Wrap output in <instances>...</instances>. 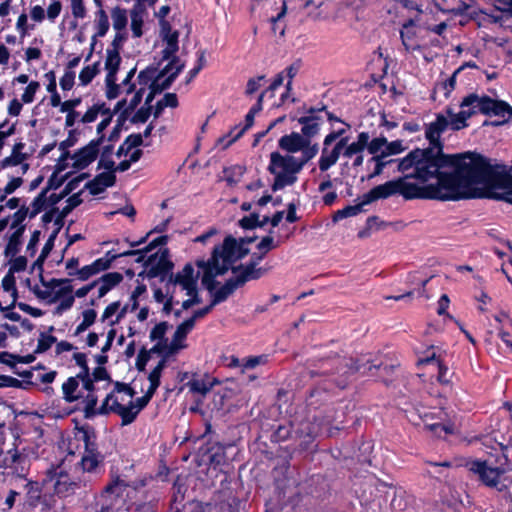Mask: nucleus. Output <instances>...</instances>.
Listing matches in <instances>:
<instances>
[{
  "mask_svg": "<svg viewBox=\"0 0 512 512\" xmlns=\"http://www.w3.org/2000/svg\"><path fill=\"white\" fill-rule=\"evenodd\" d=\"M449 120L438 114L436 120L429 123L425 130L430 147L414 149L399 161V171L411 170L423 180L439 177L445 194L438 195L442 199H464L473 195L468 191L472 185H483L488 188L508 190L512 175L504 165H492L480 154L466 152L463 154L446 155L442 151L441 134L447 129Z\"/></svg>",
  "mask_w": 512,
  "mask_h": 512,
  "instance_id": "nucleus-1",
  "label": "nucleus"
},
{
  "mask_svg": "<svg viewBox=\"0 0 512 512\" xmlns=\"http://www.w3.org/2000/svg\"><path fill=\"white\" fill-rule=\"evenodd\" d=\"M256 237H235L228 235L221 245L213 248L208 260L198 259L195 264L202 269V284L207 289H214V277L224 275L232 265L247 256L250 250L246 247Z\"/></svg>",
  "mask_w": 512,
  "mask_h": 512,
  "instance_id": "nucleus-2",
  "label": "nucleus"
},
{
  "mask_svg": "<svg viewBox=\"0 0 512 512\" xmlns=\"http://www.w3.org/2000/svg\"><path fill=\"white\" fill-rule=\"evenodd\" d=\"M404 174L403 177L398 178L396 180L388 181L384 184L378 185L370 190V199L369 200H378V199H385L388 198L394 194L399 193L402 195L405 199H414V198H421L424 197L423 188L419 187L418 185L408 182L407 179L414 178L422 183L429 182L431 180H436L435 186H430L432 193L430 195L431 198L447 201L448 199H442L439 198L438 195L445 194L446 189L442 187L441 181L439 177H431L427 180H423L417 176L409 175L412 174L411 170L406 171H400Z\"/></svg>",
  "mask_w": 512,
  "mask_h": 512,
  "instance_id": "nucleus-3",
  "label": "nucleus"
},
{
  "mask_svg": "<svg viewBox=\"0 0 512 512\" xmlns=\"http://www.w3.org/2000/svg\"><path fill=\"white\" fill-rule=\"evenodd\" d=\"M301 170L302 167L298 158L290 154L282 155L279 152H272L268 166V171L274 176L272 190L278 191L286 186L293 185L297 181V174Z\"/></svg>",
  "mask_w": 512,
  "mask_h": 512,
  "instance_id": "nucleus-4",
  "label": "nucleus"
},
{
  "mask_svg": "<svg viewBox=\"0 0 512 512\" xmlns=\"http://www.w3.org/2000/svg\"><path fill=\"white\" fill-rule=\"evenodd\" d=\"M461 106L479 107V112L485 115L502 117L504 119L502 123L507 122L508 119L512 117V107L507 102L493 100L488 96L479 97L476 94H470L463 99ZM499 124H501V122L494 123V125Z\"/></svg>",
  "mask_w": 512,
  "mask_h": 512,
  "instance_id": "nucleus-5",
  "label": "nucleus"
},
{
  "mask_svg": "<svg viewBox=\"0 0 512 512\" xmlns=\"http://www.w3.org/2000/svg\"><path fill=\"white\" fill-rule=\"evenodd\" d=\"M504 463L493 466L490 460L486 461H472L468 463V468L471 472L477 474L479 479L487 486L497 487L499 477L512 470V463L509 460L508 454L502 453Z\"/></svg>",
  "mask_w": 512,
  "mask_h": 512,
  "instance_id": "nucleus-6",
  "label": "nucleus"
},
{
  "mask_svg": "<svg viewBox=\"0 0 512 512\" xmlns=\"http://www.w3.org/2000/svg\"><path fill=\"white\" fill-rule=\"evenodd\" d=\"M203 276V271L198 267L195 273L194 267L191 264H186L182 271L178 272L174 277V284H178L186 291L188 296H191L193 305L199 304L201 299L197 293L198 278Z\"/></svg>",
  "mask_w": 512,
  "mask_h": 512,
  "instance_id": "nucleus-7",
  "label": "nucleus"
},
{
  "mask_svg": "<svg viewBox=\"0 0 512 512\" xmlns=\"http://www.w3.org/2000/svg\"><path fill=\"white\" fill-rule=\"evenodd\" d=\"M406 414L408 420L414 426H420L421 424H423L425 428H427L437 436H441L442 432L446 434H450L453 432L452 425L427 422V418L430 417L431 415L430 411L423 406H414L411 409L406 410Z\"/></svg>",
  "mask_w": 512,
  "mask_h": 512,
  "instance_id": "nucleus-8",
  "label": "nucleus"
},
{
  "mask_svg": "<svg viewBox=\"0 0 512 512\" xmlns=\"http://www.w3.org/2000/svg\"><path fill=\"white\" fill-rule=\"evenodd\" d=\"M265 254L254 253L250 261L246 264L239 265L237 267H230L233 273H239L248 282L250 280H257L266 275L271 267H258V264L263 260Z\"/></svg>",
  "mask_w": 512,
  "mask_h": 512,
  "instance_id": "nucleus-9",
  "label": "nucleus"
},
{
  "mask_svg": "<svg viewBox=\"0 0 512 512\" xmlns=\"http://www.w3.org/2000/svg\"><path fill=\"white\" fill-rule=\"evenodd\" d=\"M247 281L239 273H233V277L229 278L220 288L216 289L217 282L214 280V289L212 291V305L224 302L231 296L236 289L245 285Z\"/></svg>",
  "mask_w": 512,
  "mask_h": 512,
  "instance_id": "nucleus-10",
  "label": "nucleus"
},
{
  "mask_svg": "<svg viewBox=\"0 0 512 512\" xmlns=\"http://www.w3.org/2000/svg\"><path fill=\"white\" fill-rule=\"evenodd\" d=\"M100 140H92L85 147L76 152L71 158L74 160L72 167L75 169H84L90 165L99 153Z\"/></svg>",
  "mask_w": 512,
  "mask_h": 512,
  "instance_id": "nucleus-11",
  "label": "nucleus"
},
{
  "mask_svg": "<svg viewBox=\"0 0 512 512\" xmlns=\"http://www.w3.org/2000/svg\"><path fill=\"white\" fill-rule=\"evenodd\" d=\"M116 177L112 172H103L97 175L92 181L86 183L85 188L90 191L92 195L102 193L107 187L113 186Z\"/></svg>",
  "mask_w": 512,
  "mask_h": 512,
  "instance_id": "nucleus-12",
  "label": "nucleus"
},
{
  "mask_svg": "<svg viewBox=\"0 0 512 512\" xmlns=\"http://www.w3.org/2000/svg\"><path fill=\"white\" fill-rule=\"evenodd\" d=\"M216 384H218L217 379L205 376L202 378L193 377L185 386L188 387L191 393L205 397Z\"/></svg>",
  "mask_w": 512,
  "mask_h": 512,
  "instance_id": "nucleus-13",
  "label": "nucleus"
},
{
  "mask_svg": "<svg viewBox=\"0 0 512 512\" xmlns=\"http://www.w3.org/2000/svg\"><path fill=\"white\" fill-rule=\"evenodd\" d=\"M310 141L304 138L299 133H291L290 135H285L280 138L279 146L288 151L289 153H294L297 151H301L304 147L308 146Z\"/></svg>",
  "mask_w": 512,
  "mask_h": 512,
  "instance_id": "nucleus-14",
  "label": "nucleus"
},
{
  "mask_svg": "<svg viewBox=\"0 0 512 512\" xmlns=\"http://www.w3.org/2000/svg\"><path fill=\"white\" fill-rule=\"evenodd\" d=\"M123 281V275L119 272H110L95 280L98 286V298L104 297L110 290Z\"/></svg>",
  "mask_w": 512,
  "mask_h": 512,
  "instance_id": "nucleus-15",
  "label": "nucleus"
},
{
  "mask_svg": "<svg viewBox=\"0 0 512 512\" xmlns=\"http://www.w3.org/2000/svg\"><path fill=\"white\" fill-rule=\"evenodd\" d=\"M194 326V320L187 319L177 327L170 344V351L172 353H175L178 350L186 347L183 342L187 334L194 328Z\"/></svg>",
  "mask_w": 512,
  "mask_h": 512,
  "instance_id": "nucleus-16",
  "label": "nucleus"
},
{
  "mask_svg": "<svg viewBox=\"0 0 512 512\" xmlns=\"http://www.w3.org/2000/svg\"><path fill=\"white\" fill-rule=\"evenodd\" d=\"M369 195H370V191L363 195L362 200L359 203H357L355 205H349L341 210H338L333 216V221L336 222L341 219L356 216L357 214L361 213L363 211V207L365 205H368L374 201V200L368 201V199H370Z\"/></svg>",
  "mask_w": 512,
  "mask_h": 512,
  "instance_id": "nucleus-17",
  "label": "nucleus"
},
{
  "mask_svg": "<svg viewBox=\"0 0 512 512\" xmlns=\"http://www.w3.org/2000/svg\"><path fill=\"white\" fill-rule=\"evenodd\" d=\"M54 480V489L57 494L66 495L74 490L76 483L71 481L68 474L62 470L59 472L55 471L52 478Z\"/></svg>",
  "mask_w": 512,
  "mask_h": 512,
  "instance_id": "nucleus-18",
  "label": "nucleus"
},
{
  "mask_svg": "<svg viewBox=\"0 0 512 512\" xmlns=\"http://www.w3.org/2000/svg\"><path fill=\"white\" fill-rule=\"evenodd\" d=\"M26 460V456L19 453L16 449H10L4 455L3 449H0V473L6 468H11L15 464L22 465Z\"/></svg>",
  "mask_w": 512,
  "mask_h": 512,
  "instance_id": "nucleus-19",
  "label": "nucleus"
},
{
  "mask_svg": "<svg viewBox=\"0 0 512 512\" xmlns=\"http://www.w3.org/2000/svg\"><path fill=\"white\" fill-rule=\"evenodd\" d=\"M106 54L105 69L107 70V75L105 82L113 83V78H116V73L121 63V57L120 53L116 50H107Z\"/></svg>",
  "mask_w": 512,
  "mask_h": 512,
  "instance_id": "nucleus-20",
  "label": "nucleus"
},
{
  "mask_svg": "<svg viewBox=\"0 0 512 512\" xmlns=\"http://www.w3.org/2000/svg\"><path fill=\"white\" fill-rule=\"evenodd\" d=\"M315 109H310V116H305L299 118V123L303 125L302 133L306 137H313L319 131V121L320 118L314 115Z\"/></svg>",
  "mask_w": 512,
  "mask_h": 512,
  "instance_id": "nucleus-21",
  "label": "nucleus"
},
{
  "mask_svg": "<svg viewBox=\"0 0 512 512\" xmlns=\"http://www.w3.org/2000/svg\"><path fill=\"white\" fill-rule=\"evenodd\" d=\"M370 136L367 132H361L358 135L357 141L349 144L343 152L344 157L351 158L354 155L360 154L368 145Z\"/></svg>",
  "mask_w": 512,
  "mask_h": 512,
  "instance_id": "nucleus-22",
  "label": "nucleus"
},
{
  "mask_svg": "<svg viewBox=\"0 0 512 512\" xmlns=\"http://www.w3.org/2000/svg\"><path fill=\"white\" fill-rule=\"evenodd\" d=\"M264 95H265V92H262L259 95L256 105L250 109V111L247 113V115L245 117L246 125L243 128H241L237 132L236 135L233 136V138L227 143V145L231 144L236 139H238L249 127H251L253 125L255 114L262 110V102H263Z\"/></svg>",
  "mask_w": 512,
  "mask_h": 512,
  "instance_id": "nucleus-23",
  "label": "nucleus"
},
{
  "mask_svg": "<svg viewBox=\"0 0 512 512\" xmlns=\"http://www.w3.org/2000/svg\"><path fill=\"white\" fill-rule=\"evenodd\" d=\"M345 367L348 369L347 373L353 374L356 372H362L366 373L371 371L372 368H379L380 365L372 364L369 360H362V359H347L344 363Z\"/></svg>",
  "mask_w": 512,
  "mask_h": 512,
  "instance_id": "nucleus-24",
  "label": "nucleus"
},
{
  "mask_svg": "<svg viewBox=\"0 0 512 512\" xmlns=\"http://www.w3.org/2000/svg\"><path fill=\"white\" fill-rule=\"evenodd\" d=\"M102 459L103 457L97 449H88L84 451L81 464L85 471L91 472L98 466Z\"/></svg>",
  "mask_w": 512,
  "mask_h": 512,
  "instance_id": "nucleus-25",
  "label": "nucleus"
},
{
  "mask_svg": "<svg viewBox=\"0 0 512 512\" xmlns=\"http://www.w3.org/2000/svg\"><path fill=\"white\" fill-rule=\"evenodd\" d=\"M23 148V143H16L13 147L12 154L2 160L1 166L5 168L8 166H17L21 164L26 159V155L21 152Z\"/></svg>",
  "mask_w": 512,
  "mask_h": 512,
  "instance_id": "nucleus-26",
  "label": "nucleus"
},
{
  "mask_svg": "<svg viewBox=\"0 0 512 512\" xmlns=\"http://www.w3.org/2000/svg\"><path fill=\"white\" fill-rule=\"evenodd\" d=\"M145 91L144 87H141L133 96L130 103L127 104V101L125 99L119 101L116 105V110H123L124 115H128L131 113L141 102L143 93Z\"/></svg>",
  "mask_w": 512,
  "mask_h": 512,
  "instance_id": "nucleus-27",
  "label": "nucleus"
},
{
  "mask_svg": "<svg viewBox=\"0 0 512 512\" xmlns=\"http://www.w3.org/2000/svg\"><path fill=\"white\" fill-rule=\"evenodd\" d=\"M143 12L144 8L140 5H135L131 10V29L134 37H140L142 35Z\"/></svg>",
  "mask_w": 512,
  "mask_h": 512,
  "instance_id": "nucleus-28",
  "label": "nucleus"
},
{
  "mask_svg": "<svg viewBox=\"0 0 512 512\" xmlns=\"http://www.w3.org/2000/svg\"><path fill=\"white\" fill-rule=\"evenodd\" d=\"M179 62V59L177 57H173V59L169 62V64L162 70L160 71L155 79L150 83V90H152L154 93H160L162 91H164L165 89L162 88V85H161V79L166 76L167 74L170 73V71H172L173 67L176 65V63Z\"/></svg>",
  "mask_w": 512,
  "mask_h": 512,
  "instance_id": "nucleus-29",
  "label": "nucleus"
},
{
  "mask_svg": "<svg viewBox=\"0 0 512 512\" xmlns=\"http://www.w3.org/2000/svg\"><path fill=\"white\" fill-rule=\"evenodd\" d=\"M451 12L454 15H467L470 18H475L478 14L473 0H469V2L459 1L453 8H451Z\"/></svg>",
  "mask_w": 512,
  "mask_h": 512,
  "instance_id": "nucleus-30",
  "label": "nucleus"
},
{
  "mask_svg": "<svg viewBox=\"0 0 512 512\" xmlns=\"http://www.w3.org/2000/svg\"><path fill=\"white\" fill-rule=\"evenodd\" d=\"M111 19L113 28L116 31H124L128 22L127 11L123 8L115 7L111 11Z\"/></svg>",
  "mask_w": 512,
  "mask_h": 512,
  "instance_id": "nucleus-31",
  "label": "nucleus"
},
{
  "mask_svg": "<svg viewBox=\"0 0 512 512\" xmlns=\"http://www.w3.org/2000/svg\"><path fill=\"white\" fill-rule=\"evenodd\" d=\"M340 153L334 148L332 151H328L326 147L322 150V155L319 159V168L321 171H327L331 166H333L337 160L339 159Z\"/></svg>",
  "mask_w": 512,
  "mask_h": 512,
  "instance_id": "nucleus-32",
  "label": "nucleus"
},
{
  "mask_svg": "<svg viewBox=\"0 0 512 512\" xmlns=\"http://www.w3.org/2000/svg\"><path fill=\"white\" fill-rule=\"evenodd\" d=\"M141 253L140 250H130V251H126L122 254H119V255H112L110 257H105V258H99L97 259L96 261H94L92 264L94 265L96 271L99 273L101 271H104L108 268H110L111 266V263L117 258V257H122V256H132V255H136V254H139Z\"/></svg>",
  "mask_w": 512,
  "mask_h": 512,
  "instance_id": "nucleus-33",
  "label": "nucleus"
},
{
  "mask_svg": "<svg viewBox=\"0 0 512 512\" xmlns=\"http://www.w3.org/2000/svg\"><path fill=\"white\" fill-rule=\"evenodd\" d=\"M165 366H166V360L162 359L161 361H159L157 366L149 374L148 379L150 381V387L148 388V390L152 391V393H155V391L157 390V388L160 385L161 374H162V371L165 368Z\"/></svg>",
  "mask_w": 512,
  "mask_h": 512,
  "instance_id": "nucleus-34",
  "label": "nucleus"
},
{
  "mask_svg": "<svg viewBox=\"0 0 512 512\" xmlns=\"http://www.w3.org/2000/svg\"><path fill=\"white\" fill-rule=\"evenodd\" d=\"M82 316V322L75 329V336H78L82 332L86 331L91 325H93L97 317V313L94 309H87L83 311Z\"/></svg>",
  "mask_w": 512,
  "mask_h": 512,
  "instance_id": "nucleus-35",
  "label": "nucleus"
},
{
  "mask_svg": "<svg viewBox=\"0 0 512 512\" xmlns=\"http://www.w3.org/2000/svg\"><path fill=\"white\" fill-rule=\"evenodd\" d=\"M96 28L97 32L94 37H104L109 30V19L106 12L100 7L96 13Z\"/></svg>",
  "mask_w": 512,
  "mask_h": 512,
  "instance_id": "nucleus-36",
  "label": "nucleus"
},
{
  "mask_svg": "<svg viewBox=\"0 0 512 512\" xmlns=\"http://www.w3.org/2000/svg\"><path fill=\"white\" fill-rule=\"evenodd\" d=\"M121 417V425H129L131 424L137 417V411L132 409V405L129 403L128 405H123L119 407L117 413Z\"/></svg>",
  "mask_w": 512,
  "mask_h": 512,
  "instance_id": "nucleus-37",
  "label": "nucleus"
},
{
  "mask_svg": "<svg viewBox=\"0 0 512 512\" xmlns=\"http://www.w3.org/2000/svg\"><path fill=\"white\" fill-rule=\"evenodd\" d=\"M77 388H78V381L74 377H70L62 385V390H63L64 398L68 402H73V401L77 400L78 397L74 395V392L77 390Z\"/></svg>",
  "mask_w": 512,
  "mask_h": 512,
  "instance_id": "nucleus-38",
  "label": "nucleus"
},
{
  "mask_svg": "<svg viewBox=\"0 0 512 512\" xmlns=\"http://www.w3.org/2000/svg\"><path fill=\"white\" fill-rule=\"evenodd\" d=\"M124 404H122L118 397L115 396L114 394H109L103 405L101 406L100 408V412L101 413H108V412H113V413H117V411L119 410V407H122Z\"/></svg>",
  "mask_w": 512,
  "mask_h": 512,
  "instance_id": "nucleus-39",
  "label": "nucleus"
},
{
  "mask_svg": "<svg viewBox=\"0 0 512 512\" xmlns=\"http://www.w3.org/2000/svg\"><path fill=\"white\" fill-rule=\"evenodd\" d=\"M80 433L82 434V440L85 444V450L97 449V445L95 443L96 435L93 428L89 426L81 427Z\"/></svg>",
  "mask_w": 512,
  "mask_h": 512,
  "instance_id": "nucleus-40",
  "label": "nucleus"
},
{
  "mask_svg": "<svg viewBox=\"0 0 512 512\" xmlns=\"http://www.w3.org/2000/svg\"><path fill=\"white\" fill-rule=\"evenodd\" d=\"M98 63L88 65L82 69L79 74V80L82 85H88L93 78L98 74Z\"/></svg>",
  "mask_w": 512,
  "mask_h": 512,
  "instance_id": "nucleus-41",
  "label": "nucleus"
},
{
  "mask_svg": "<svg viewBox=\"0 0 512 512\" xmlns=\"http://www.w3.org/2000/svg\"><path fill=\"white\" fill-rule=\"evenodd\" d=\"M24 232V226H20L11 236L6 247V254H16L18 251V245L20 244V238Z\"/></svg>",
  "mask_w": 512,
  "mask_h": 512,
  "instance_id": "nucleus-42",
  "label": "nucleus"
},
{
  "mask_svg": "<svg viewBox=\"0 0 512 512\" xmlns=\"http://www.w3.org/2000/svg\"><path fill=\"white\" fill-rule=\"evenodd\" d=\"M285 14H286V4H285V2H283L281 12L278 13V15L276 17H273L271 19L272 31L275 35L279 34L280 36H284V34H285V25L281 24V19L285 16Z\"/></svg>",
  "mask_w": 512,
  "mask_h": 512,
  "instance_id": "nucleus-43",
  "label": "nucleus"
},
{
  "mask_svg": "<svg viewBox=\"0 0 512 512\" xmlns=\"http://www.w3.org/2000/svg\"><path fill=\"white\" fill-rule=\"evenodd\" d=\"M157 75L156 67H147L138 74V82L142 86L150 85Z\"/></svg>",
  "mask_w": 512,
  "mask_h": 512,
  "instance_id": "nucleus-44",
  "label": "nucleus"
},
{
  "mask_svg": "<svg viewBox=\"0 0 512 512\" xmlns=\"http://www.w3.org/2000/svg\"><path fill=\"white\" fill-rule=\"evenodd\" d=\"M55 342H56V337L46 334V333H41L39 340H38L36 352L43 353V352L47 351L48 349L51 348V346Z\"/></svg>",
  "mask_w": 512,
  "mask_h": 512,
  "instance_id": "nucleus-45",
  "label": "nucleus"
},
{
  "mask_svg": "<svg viewBox=\"0 0 512 512\" xmlns=\"http://www.w3.org/2000/svg\"><path fill=\"white\" fill-rule=\"evenodd\" d=\"M2 287L6 292H11L13 296V301L16 300L17 290L15 287V277L13 271H8L5 277L2 280Z\"/></svg>",
  "mask_w": 512,
  "mask_h": 512,
  "instance_id": "nucleus-46",
  "label": "nucleus"
},
{
  "mask_svg": "<svg viewBox=\"0 0 512 512\" xmlns=\"http://www.w3.org/2000/svg\"><path fill=\"white\" fill-rule=\"evenodd\" d=\"M383 158L384 157L381 154L372 157V161L376 162V167L371 177L380 175L383 171V168L390 163H397V169L399 170V161H401L402 159H391L385 162L382 160Z\"/></svg>",
  "mask_w": 512,
  "mask_h": 512,
  "instance_id": "nucleus-47",
  "label": "nucleus"
},
{
  "mask_svg": "<svg viewBox=\"0 0 512 512\" xmlns=\"http://www.w3.org/2000/svg\"><path fill=\"white\" fill-rule=\"evenodd\" d=\"M104 110H106L104 108V105H94L86 111V113L82 116L80 121L82 123L94 122L98 114L103 113Z\"/></svg>",
  "mask_w": 512,
  "mask_h": 512,
  "instance_id": "nucleus-48",
  "label": "nucleus"
},
{
  "mask_svg": "<svg viewBox=\"0 0 512 512\" xmlns=\"http://www.w3.org/2000/svg\"><path fill=\"white\" fill-rule=\"evenodd\" d=\"M244 169L241 166H236L232 169L224 171L225 180L230 184L234 185L239 181V178L243 175Z\"/></svg>",
  "mask_w": 512,
  "mask_h": 512,
  "instance_id": "nucleus-49",
  "label": "nucleus"
},
{
  "mask_svg": "<svg viewBox=\"0 0 512 512\" xmlns=\"http://www.w3.org/2000/svg\"><path fill=\"white\" fill-rule=\"evenodd\" d=\"M385 146H386V138L378 137V138H374L370 142L368 141V145L366 147L368 148V151L371 154L375 155L379 152L382 154V151L385 150Z\"/></svg>",
  "mask_w": 512,
  "mask_h": 512,
  "instance_id": "nucleus-50",
  "label": "nucleus"
},
{
  "mask_svg": "<svg viewBox=\"0 0 512 512\" xmlns=\"http://www.w3.org/2000/svg\"><path fill=\"white\" fill-rule=\"evenodd\" d=\"M98 274L93 264L82 267L75 272H69V275H77L82 281L89 279L91 276Z\"/></svg>",
  "mask_w": 512,
  "mask_h": 512,
  "instance_id": "nucleus-51",
  "label": "nucleus"
},
{
  "mask_svg": "<svg viewBox=\"0 0 512 512\" xmlns=\"http://www.w3.org/2000/svg\"><path fill=\"white\" fill-rule=\"evenodd\" d=\"M494 441H495L496 445H497V446L499 447V449H500V454L496 456V458H495V460H494V461H492L491 459H489V460L493 463V466H496V465H499L500 463H504V461H505V460L502 458V453L507 454V453H506V449H507V448H508V446L510 445L511 440H510V439L505 440V439L503 438V440H501V441H500V440H498V439L496 438V436H495V437H494Z\"/></svg>",
  "mask_w": 512,
  "mask_h": 512,
  "instance_id": "nucleus-52",
  "label": "nucleus"
},
{
  "mask_svg": "<svg viewBox=\"0 0 512 512\" xmlns=\"http://www.w3.org/2000/svg\"><path fill=\"white\" fill-rule=\"evenodd\" d=\"M153 395L154 393H152V391L147 390L146 394L137 398L136 401L130 400L129 402L132 405V409L136 410L137 414H139V412L149 403Z\"/></svg>",
  "mask_w": 512,
  "mask_h": 512,
  "instance_id": "nucleus-53",
  "label": "nucleus"
},
{
  "mask_svg": "<svg viewBox=\"0 0 512 512\" xmlns=\"http://www.w3.org/2000/svg\"><path fill=\"white\" fill-rule=\"evenodd\" d=\"M174 68V71L169 73V76L165 78V76L161 79V85H162V88L164 89H167L170 87V85L172 84V82L174 81V79L177 77V75L182 71V69L184 68V64L183 63H176V65L173 67Z\"/></svg>",
  "mask_w": 512,
  "mask_h": 512,
  "instance_id": "nucleus-54",
  "label": "nucleus"
},
{
  "mask_svg": "<svg viewBox=\"0 0 512 512\" xmlns=\"http://www.w3.org/2000/svg\"><path fill=\"white\" fill-rule=\"evenodd\" d=\"M125 488L126 484L124 483V481L119 478H116L106 486L105 492L119 496Z\"/></svg>",
  "mask_w": 512,
  "mask_h": 512,
  "instance_id": "nucleus-55",
  "label": "nucleus"
},
{
  "mask_svg": "<svg viewBox=\"0 0 512 512\" xmlns=\"http://www.w3.org/2000/svg\"><path fill=\"white\" fill-rule=\"evenodd\" d=\"M40 84L36 81H32L26 87L24 93L22 94V101L24 103H31L34 99L36 91L39 89Z\"/></svg>",
  "mask_w": 512,
  "mask_h": 512,
  "instance_id": "nucleus-56",
  "label": "nucleus"
},
{
  "mask_svg": "<svg viewBox=\"0 0 512 512\" xmlns=\"http://www.w3.org/2000/svg\"><path fill=\"white\" fill-rule=\"evenodd\" d=\"M71 12L75 18L83 19L86 16V8L83 0H70Z\"/></svg>",
  "mask_w": 512,
  "mask_h": 512,
  "instance_id": "nucleus-57",
  "label": "nucleus"
},
{
  "mask_svg": "<svg viewBox=\"0 0 512 512\" xmlns=\"http://www.w3.org/2000/svg\"><path fill=\"white\" fill-rule=\"evenodd\" d=\"M302 151V157L298 158V162L301 163V167L303 168L304 165L318 153V146L317 144L313 146L308 145L304 147Z\"/></svg>",
  "mask_w": 512,
  "mask_h": 512,
  "instance_id": "nucleus-58",
  "label": "nucleus"
},
{
  "mask_svg": "<svg viewBox=\"0 0 512 512\" xmlns=\"http://www.w3.org/2000/svg\"><path fill=\"white\" fill-rule=\"evenodd\" d=\"M168 328L169 325L167 322L157 324L150 332V339L152 341L163 339Z\"/></svg>",
  "mask_w": 512,
  "mask_h": 512,
  "instance_id": "nucleus-59",
  "label": "nucleus"
},
{
  "mask_svg": "<svg viewBox=\"0 0 512 512\" xmlns=\"http://www.w3.org/2000/svg\"><path fill=\"white\" fill-rule=\"evenodd\" d=\"M277 247V244L274 241V238L271 236H265L262 238V240L258 243L257 249L264 253L265 255L275 249Z\"/></svg>",
  "mask_w": 512,
  "mask_h": 512,
  "instance_id": "nucleus-60",
  "label": "nucleus"
},
{
  "mask_svg": "<svg viewBox=\"0 0 512 512\" xmlns=\"http://www.w3.org/2000/svg\"><path fill=\"white\" fill-rule=\"evenodd\" d=\"M259 224V215L258 214H251L249 216L243 217L239 221V225L244 229H253L258 227Z\"/></svg>",
  "mask_w": 512,
  "mask_h": 512,
  "instance_id": "nucleus-61",
  "label": "nucleus"
},
{
  "mask_svg": "<svg viewBox=\"0 0 512 512\" xmlns=\"http://www.w3.org/2000/svg\"><path fill=\"white\" fill-rule=\"evenodd\" d=\"M151 114V106L141 107L132 117L133 123H145Z\"/></svg>",
  "mask_w": 512,
  "mask_h": 512,
  "instance_id": "nucleus-62",
  "label": "nucleus"
},
{
  "mask_svg": "<svg viewBox=\"0 0 512 512\" xmlns=\"http://www.w3.org/2000/svg\"><path fill=\"white\" fill-rule=\"evenodd\" d=\"M448 115L450 116V124L453 130H459L466 126V119H461L460 113L454 114L451 109L447 110Z\"/></svg>",
  "mask_w": 512,
  "mask_h": 512,
  "instance_id": "nucleus-63",
  "label": "nucleus"
},
{
  "mask_svg": "<svg viewBox=\"0 0 512 512\" xmlns=\"http://www.w3.org/2000/svg\"><path fill=\"white\" fill-rule=\"evenodd\" d=\"M75 73L73 71H66L60 79V86L63 90H70L74 85Z\"/></svg>",
  "mask_w": 512,
  "mask_h": 512,
  "instance_id": "nucleus-64",
  "label": "nucleus"
}]
</instances>
